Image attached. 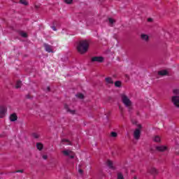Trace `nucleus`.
Segmentation results:
<instances>
[{
  "label": "nucleus",
  "mask_w": 179,
  "mask_h": 179,
  "mask_svg": "<svg viewBox=\"0 0 179 179\" xmlns=\"http://www.w3.org/2000/svg\"><path fill=\"white\" fill-rule=\"evenodd\" d=\"M89 50V41H80L77 45V50L80 54H86V52Z\"/></svg>",
  "instance_id": "nucleus-1"
},
{
  "label": "nucleus",
  "mask_w": 179,
  "mask_h": 179,
  "mask_svg": "<svg viewBox=\"0 0 179 179\" xmlns=\"http://www.w3.org/2000/svg\"><path fill=\"white\" fill-rule=\"evenodd\" d=\"M173 93L174 95L171 98V103L176 108H179V88L173 90Z\"/></svg>",
  "instance_id": "nucleus-2"
},
{
  "label": "nucleus",
  "mask_w": 179,
  "mask_h": 179,
  "mask_svg": "<svg viewBox=\"0 0 179 179\" xmlns=\"http://www.w3.org/2000/svg\"><path fill=\"white\" fill-rule=\"evenodd\" d=\"M121 99L125 107H127V108H129V111H131V108H132V101H131L129 96L126 95L125 94H122Z\"/></svg>",
  "instance_id": "nucleus-3"
},
{
  "label": "nucleus",
  "mask_w": 179,
  "mask_h": 179,
  "mask_svg": "<svg viewBox=\"0 0 179 179\" xmlns=\"http://www.w3.org/2000/svg\"><path fill=\"white\" fill-rule=\"evenodd\" d=\"M137 129H136L134 131V138L136 141H138V139L141 138V131L142 129V124H138Z\"/></svg>",
  "instance_id": "nucleus-4"
},
{
  "label": "nucleus",
  "mask_w": 179,
  "mask_h": 179,
  "mask_svg": "<svg viewBox=\"0 0 179 179\" xmlns=\"http://www.w3.org/2000/svg\"><path fill=\"white\" fill-rule=\"evenodd\" d=\"M8 111V108L5 105L0 106V118H3L6 115V112Z\"/></svg>",
  "instance_id": "nucleus-5"
},
{
  "label": "nucleus",
  "mask_w": 179,
  "mask_h": 179,
  "mask_svg": "<svg viewBox=\"0 0 179 179\" xmlns=\"http://www.w3.org/2000/svg\"><path fill=\"white\" fill-rule=\"evenodd\" d=\"M62 153L64 156H69L70 159H73V157H75V154L71 150H64L62 151Z\"/></svg>",
  "instance_id": "nucleus-6"
},
{
  "label": "nucleus",
  "mask_w": 179,
  "mask_h": 179,
  "mask_svg": "<svg viewBox=\"0 0 179 179\" xmlns=\"http://www.w3.org/2000/svg\"><path fill=\"white\" fill-rule=\"evenodd\" d=\"M92 62L101 63L104 62V57H93L91 59Z\"/></svg>",
  "instance_id": "nucleus-7"
},
{
  "label": "nucleus",
  "mask_w": 179,
  "mask_h": 179,
  "mask_svg": "<svg viewBox=\"0 0 179 179\" xmlns=\"http://www.w3.org/2000/svg\"><path fill=\"white\" fill-rule=\"evenodd\" d=\"M168 150L166 145H158L156 147V150L158 152H166Z\"/></svg>",
  "instance_id": "nucleus-8"
},
{
  "label": "nucleus",
  "mask_w": 179,
  "mask_h": 179,
  "mask_svg": "<svg viewBox=\"0 0 179 179\" xmlns=\"http://www.w3.org/2000/svg\"><path fill=\"white\" fill-rule=\"evenodd\" d=\"M43 46L45 47V50L47 52H54V50H52V46L47 43H45Z\"/></svg>",
  "instance_id": "nucleus-9"
},
{
  "label": "nucleus",
  "mask_w": 179,
  "mask_h": 179,
  "mask_svg": "<svg viewBox=\"0 0 179 179\" xmlns=\"http://www.w3.org/2000/svg\"><path fill=\"white\" fill-rule=\"evenodd\" d=\"M9 119L12 122H15V121H17V115L16 113H12L10 115Z\"/></svg>",
  "instance_id": "nucleus-10"
},
{
  "label": "nucleus",
  "mask_w": 179,
  "mask_h": 179,
  "mask_svg": "<svg viewBox=\"0 0 179 179\" xmlns=\"http://www.w3.org/2000/svg\"><path fill=\"white\" fill-rule=\"evenodd\" d=\"M148 173H149L150 174H152L153 176H155V174L157 173V169H156L155 168H150L148 170Z\"/></svg>",
  "instance_id": "nucleus-11"
},
{
  "label": "nucleus",
  "mask_w": 179,
  "mask_h": 179,
  "mask_svg": "<svg viewBox=\"0 0 179 179\" xmlns=\"http://www.w3.org/2000/svg\"><path fill=\"white\" fill-rule=\"evenodd\" d=\"M64 108H66L68 113H70V114H72V115L76 114V110L69 109V108L68 107V105H65Z\"/></svg>",
  "instance_id": "nucleus-12"
},
{
  "label": "nucleus",
  "mask_w": 179,
  "mask_h": 179,
  "mask_svg": "<svg viewBox=\"0 0 179 179\" xmlns=\"http://www.w3.org/2000/svg\"><path fill=\"white\" fill-rule=\"evenodd\" d=\"M105 80L107 85H113L114 83V81L113 80V78H111V77L106 78Z\"/></svg>",
  "instance_id": "nucleus-13"
},
{
  "label": "nucleus",
  "mask_w": 179,
  "mask_h": 179,
  "mask_svg": "<svg viewBox=\"0 0 179 179\" xmlns=\"http://www.w3.org/2000/svg\"><path fill=\"white\" fill-rule=\"evenodd\" d=\"M169 72L166 70H162L158 72V75L160 76H166V75H168Z\"/></svg>",
  "instance_id": "nucleus-14"
},
{
  "label": "nucleus",
  "mask_w": 179,
  "mask_h": 179,
  "mask_svg": "<svg viewBox=\"0 0 179 179\" xmlns=\"http://www.w3.org/2000/svg\"><path fill=\"white\" fill-rule=\"evenodd\" d=\"M106 164L109 169H114V164L113 163V161L108 160Z\"/></svg>",
  "instance_id": "nucleus-15"
},
{
  "label": "nucleus",
  "mask_w": 179,
  "mask_h": 179,
  "mask_svg": "<svg viewBox=\"0 0 179 179\" xmlns=\"http://www.w3.org/2000/svg\"><path fill=\"white\" fill-rule=\"evenodd\" d=\"M152 141L154 142L159 143V142H160V141H162V138H160L159 136H155L153 137Z\"/></svg>",
  "instance_id": "nucleus-16"
},
{
  "label": "nucleus",
  "mask_w": 179,
  "mask_h": 179,
  "mask_svg": "<svg viewBox=\"0 0 179 179\" xmlns=\"http://www.w3.org/2000/svg\"><path fill=\"white\" fill-rule=\"evenodd\" d=\"M36 148L38 150H43V145L41 143H36Z\"/></svg>",
  "instance_id": "nucleus-17"
},
{
  "label": "nucleus",
  "mask_w": 179,
  "mask_h": 179,
  "mask_svg": "<svg viewBox=\"0 0 179 179\" xmlns=\"http://www.w3.org/2000/svg\"><path fill=\"white\" fill-rule=\"evenodd\" d=\"M20 3H21V5H24V6H27L29 5V1L26 0H20Z\"/></svg>",
  "instance_id": "nucleus-18"
},
{
  "label": "nucleus",
  "mask_w": 179,
  "mask_h": 179,
  "mask_svg": "<svg viewBox=\"0 0 179 179\" xmlns=\"http://www.w3.org/2000/svg\"><path fill=\"white\" fill-rule=\"evenodd\" d=\"M141 38L142 40H144V41H148V40H149V36L146 34H141Z\"/></svg>",
  "instance_id": "nucleus-19"
},
{
  "label": "nucleus",
  "mask_w": 179,
  "mask_h": 179,
  "mask_svg": "<svg viewBox=\"0 0 179 179\" xmlns=\"http://www.w3.org/2000/svg\"><path fill=\"white\" fill-rule=\"evenodd\" d=\"M62 143H63V145H72V144L71 143V141H69V140H66V139H63V140L62 141Z\"/></svg>",
  "instance_id": "nucleus-20"
},
{
  "label": "nucleus",
  "mask_w": 179,
  "mask_h": 179,
  "mask_svg": "<svg viewBox=\"0 0 179 179\" xmlns=\"http://www.w3.org/2000/svg\"><path fill=\"white\" fill-rule=\"evenodd\" d=\"M117 179H125L124 175L121 172L117 173Z\"/></svg>",
  "instance_id": "nucleus-21"
},
{
  "label": "nucleus",
  "mask_w": 179,
  "mask_h": 179,
  "mask_svg": "<svg viewBox=\"0 0 179 179\" xmlns=\"http://www.w3.org/2000/svg\"><path fill=\"white\" fill-rule=\"evenodd\" d=\"M108 21L110 23V26H113V24H114V23H115V20H114L113 18H108Z\"/></svg>",
  "instance_id": "nucleus-22"
},
{
  "label": "nucleus",
  "mask_w": 179,
  "mask_h": 179,
  "mask_svg": "<svg viewBox=\"0 0 179 179\" xmlns=\"http://www.w3.org/2000/svg\"><path fill=\"white\" fill-rule=\"evenodd\" d=\"M110 136H111L112 138H117V136H118V134H117V132H115V131H112V132L110 133Z\"/></svg>",
  "instance_id": "nucleus-23"
},
{
  "label": "nucleus",
  "mask_w": 179,
  "mask_h": 179,
  "mask_svg": "<svg viewBox=\"0 0 179 179\" xmlns=\"http://www.w3.org/2000/svg\"><path fill=\"white\" fill-rule=\"evenodd\" d=\"M32 136L35 139H38V138H40V135L38 134H37V133L32 134Z\"/></svg>",
  "instance_id": "nucleus-24"
},
{
  "label": "nucleus",
  "mask_w": 179,
  "mask_h": 179,
  "mask_svg": "<svg viewBox=\"0 0 179 179\" xmlns=\"http://www.w3.org/2000/svg\"><path fill=\"white\" fill-rule=\"evenodd\" d=\"M115 87H121V81H116L115 83Z\"/></svg>",
  "instance_id": "nucleus-25"
},
{
  "label": "nucleus",
  "mask_w": 179,
  "mask_h": 179,
  "mask_svg": "<svg viewBox=\"0 0 179 179\" xmlns=\"http://www.w3.org/2000/svg\"><path fill=\"white\" fill-rule=\"evenodd\" d=\"M20 36H21L22 37H24V38H26V37H27V34L26 32L21 31V32L20 33Z\"/></svg>",
  "instance_id": "nucleus-26"
},
{
  "label": "nucleus",
  "mask_w": 179,
  "mask_h": 179,
  "mask_svg": "<svg viewBox=\"0 0 179 179\" xmlns=\"http://www.w3.org/2000/svg\"><path fill=\"white\" fill-rule=\"evenodd\" d=\"M22 86V82L17 81L15 85L16 89H19Z\"/></svg>",
  "instance_id": "nucleus-27"
},
{
  "label": "nucleus",
  "mask_w": 179,
  "mask_h": 179,
  "mask_svg": "<svg viewBox=\"0 0 179 179\" xmlns=\"http://www.w3.org/2000/svg\"><path fill=\"white\" fill-rule=\"evenodd\" d=\"M76 97H78V99H84L85 96L83 95V94L79 93L76 94Z\"/></svg>",
  "instance_id": "nucleus-28"
},
{
  "label": "nucleus",
  "mask_w": 179,
  "mask_h": 179,
  "mask_svg": "<svg viewBox=\"0 0 179 179\" xmlns=\"http://www.w3.org/2000/svg\"><path fill=\"white\" fill-rule=\"evenodd\" d=\"M64 2L67 5H71V3H72V2H73V0H64Z\"/></svg>",
  "instance_id": "nucleus-29"
},
{
  "label": "nucleus",
  "mask_w": 179,
  "mask_h": 179,
  "mask_svg": "<svg viewBox=\"0 0 179 179\" xmlns=\"http://www.w3.org/2000/svg\"><path fill=\"white\" fill-rule=\"evenodd\" d=\"M43 159H44V160H47V159H48V156L47 155H43Z\"/></svg>",
  "instance_id": "nucleus-30"
},
{
  "label": "nucleus",
  "mask_w": 179,
  "mask_h": 179,
  "mask_svg": "<svg viewBox=\"0 0 179 179\" xmlns=\"http://www.w3.org/2000/svg\"><path fill=\"white\" fill-rule=\"evenodd\" d=\"M14 173H23V170H18L15 171Z\"/></svg>",
  "instance_id": "nucleus-31"
},
{
  "label": "nucleus",
  "mask_w": 179,
  "mask_h": 179,
  "mask_svg": "<svg viewBox=\"0 0 179 179\" xmlns=\"http://www.w3.org/2000/svg\"><path fill=\"white\" fill-rule=\"evenodd\" d=\"M52 30H54V31H57V28H55V27H52Z\"/></svg>",
  "instance_id": "nucleus-32"
},
{
  "label": "nucleus",
  "mask_w": 179,
  "mask_h": 179,
  "mask_svg": "<svg viewBox=\"0 0 179 179\" xmlns=\"http://www.w3.org/2000/svg\"><path fill=\"white\" fill-rule=\"evenodd\" d=\"M79 173H80V174H82V173H83V171H82V169H80V170H79Z\"/></svg>",
  "instance_id": "nucleus-33"
},
{
  "label": "nucleus",
  "mask_w": 179,
  "mask_h": 179,
  "mask_svg": "<svg viewBox=\"0 0 179 179\" xmlns=\"http://www.w3.org/2000/svg\"><path fill=\"white\" fill-rule=\"evenodd\" d=\"M35 8H36V9H38L39 6L37 5H35Z\"/></svg>",
  "instance_id": "nucleus-34"
},
{
  "label": "nucleus",
  "mask_w": 179,
  "mask_h": 179,
  "mask_svg": "<svg viewBox=\"0 0 179 179\" xmlns=\"http://www.w3.org/2000/svg\"><path fill=\"white\" fill-rule=\"evenodd\" d=\"M152 20H153L152 18L148 19V22H152Z\"/></svg>",
  "instance_id": "nucleus-35"
},
{
  "label": "nucleus",
  "mask_w": 179,
  "mask_h": 179,
  "mask_svg": "<svg viewBox=\"0 0 179 179\" xmlns=\"http://www.w3.org/2000/svg\"><path fill=\"white\" fill-rule=\"evenodd\" d=\"M134 179H138V178H136V176H134Z\"/></svg>",
  "instance_id": "nucleus-36"
},
{
  "label": "nucleus",
  "mask_w": 179,
  "mask_h": 179,
  "mask_svg": "<svg viewBox=\"0 0 179 179\" xmlns=\"http://www.w3.org/2000/svg\"><path fill=\"white\" fill-rule=\"evenodd\" d=\"M48 90H50V87H48Z\"/></svg>",
  "instance_id": "nucleus-37"
}]
</instances>
